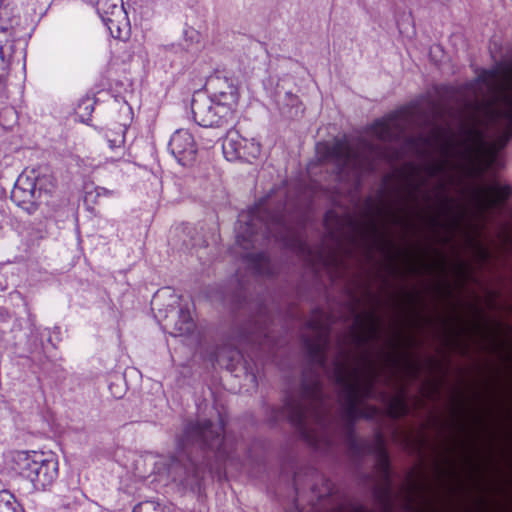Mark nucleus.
Listing matches in <instances>:
<instances>
[{"label":"nucleus","instance_id":"nucleus-14","mask_svg":"<svg viewBox=\"0 0 512 512\" xmlns=\"http://www.w3.org/2000/svg\"><path fill=\"white\" fill-rule=\"evenodd\" d=\"M172 155L182 166L191 165L196 159L197 145L193 135L185 129L174 132L168 144Z\"/></svg>","mask_w":512,"mask_h":512},{"label":"nucleus","instance_id":"nucleus-5","mask_svg":"<svg viewBox=\"0 0 512 512\" xmlns=\"http://www.w3.org/2000/svg\"><path fill=\"white\" fill-rule=\"evenodd\" d=\"M217 98H210L203 92H196L191 101L194 121L202 127L229 128L236 120L238 94L234 88L225 94L219 92Z\"/></svg>","mask_w":512,"mask_h":512},{"label":"nucleus","instance_id":"nucleus-2","mask_svg":"<svg viewBox=\"0 0 512 512\" xmlns=\"http://www.w3.org/2000/svg\"><path fill=\"white\" fill-rule=\"evenodd\" d=\"M178 457H171L167 473L171 480L185 489L194 490L200 485L205 470L213 471L215 463L230 457L232 447L224 436V424L220 420L189 421L177 437Z\"/></svg>","mask_w":512,"mask_h":512},{"label":"nucleus","instance_id":"nucleus-6","mask_svg":"<svg viewBox=\"0 0 512 512\" xmlns=\"http://www.w3.org/2000/svg\"><path fill=\"white\" fill-rule=\"evenodd\" d=\"M55 189L51 175L38 169L21 173L11 191V200L27 214H34L43 204H48Z\"/></svg>","mask_w":512,"mask_h":512},{"label":"nucleus","instance_id":"nucleus-31","mask_svg":"<svg viewBox=\"0 0 512 512\" xmlns=\"http://www.w3.org/2000/svg\"><path fill=\"white\" fill-rule=\"evenodd\" d=\"M3 5V0H0V7Z\"/></svg>","mask_w":512,"mask_h":512},{"label":"nucleus","instance_id":"nucleus-4","mask_svg":"<svg viewBox=\"0 0 512 512\" xmlns=\"http://www.w3.org/2000/svg\"><path fill=\"white\" fill-rule=\"evenodd\" d=\"M384 151L377 144L362 141L354 148L345 141L337 140L326 147V159L336 165L340 178L351 177L356 181L376 170V158L384 157Z\"/></svg>","mask_w":512,"mask_h":512},{"label":"nucleus","instance_id":"nucleus-25","mask_svg":"<svg viewBox=\"0 0 512 512\" xmlns=\"http://www.w3.org/2000/svg\"><path fill=\"white\" fill-rule=\"evenodd\" d=\"M78 108H79V115H80V117L83 118L84 116H90L92 111H93V103L89 99L83 100L79 104Z\"/></svg>","mask_w":512,"mask_h":512},{"label":"nucleus","instance_id":"nucleus-16","mask_svg":"<svg viewBox=\"0 0 512 512\" xmlns=\"http://www.w3.org/2000/svg\"><path fill=\"white\" fill-rule=\"evenodd\" d=\"M246 261L249 267L261 276H273L275 274V268L269 257L263 253H249L246 255Z\"/></svg>","mask_w":512,"mask_h":512},{"label":"nucleus","instance_id":"nucleus-10","mask_svg":"<svg viewBox=\"0 0 512 512\" xmlns=\"http://www.w3.org/2000/svg\"><path fill=\"white\" fill-rule=\"evenodd\" d=\"M227 131L222 143V150L228 161L253 163L261 154V144L255 138H245L238 131Z\"/></svg>","mask_w":512,"mask_h":512},{"label":"nucleus","instance_id":"nucleus-17","mask_svg":"<svg viewBox=\"0 0 512 512\" xmlns=\"http://www.w3.org/2000/svg\"><path fill=\"white\" fill-rule=\"evenodd\" d=\"M15 41L9 39L6 30H0V70L6 71L13 63L15 58Z\"/></svg>","mask_w":512,"mask_h":512},{"label":"nucleus","instance_id":"nucleus-23","mask_svg":"<svg viewBox=\"0 0 512 512\" xmlns=\"http://www.w3.org/2000/svg\"><path fill=\"white\" fill-rule=\"evenodd\" d=\"M132 512H169L162 503L154 500H147L138 503Z\"/></svg>","mask_w":512,"mask_h":512},{"label":"nucleus","instance_id":"nucleus-20","mask_svg":"<svg viewBox=\"0 0 512 512\" xmlns=\"http://www.w3.org/2000/svg\"><path fill=\"white\" fill-rule=\"evenodd\" d=\"M208 87L212 91L211 96H209L210 98H217L216 94L219 92L227 94L230 91V87L234 88L236 90V93L239 95L237 86L234 84L233 80H230L228 78H211L208 81Z\"/></svg>","mask_w":512,"mask_h":512},{"label":"nucleus","instance_id":"nucleus-24","mask_svg":"<svg viewBox=\"0 0 512 512\" xmlns=\"http://www.w3.org/2000/svg\"><path fill=\"white\" fill-rule=\"evenodd\" d=\"M378 337L379 333L373 326L366 329L363 333L356 335L357 341L361 344L367 343L368 341Z\"/></svg>","mask_w":512,"mask_h":512},{"label":"nucleus","instance_id":"nucleus-12","mask_svg":"<svg viewBox=\"0 0 512 512\" xmlns=\"http://www.w3.org/2000/svg\"><path fill=\"white\" fill-rule=\"evenodd\" d=\"M96 10L114 38L122 37V29L129 26L123 0H97Z\"/></svg>","mask_w":512,"mask_h":512},{"label":"nucleus","instance_id":"nucleus-28","mask_svg":"<svg viewBox=\"0 0 512 512\" xmlns=\"http://www.w3.org/2000/svg\"><path fill=\"white\" fill-rule=\"evenodd\" d=\"M476 158H477V160H478L479 162H484V163H483V166H484V167H482V168H481V171H484V170H485V168H488L489 166H491V164H492V162H493V160H494V158H495V157H491V156L489 157V156H486V157H484V158H479V157H476Z\"/></svg>","mask_w":512,"mask_h":512},{"label":"nucleus","instance_id":"nucleus-29","mask_svg":"<svg viewBox=\"0 0 512 512\" xmlns=\"http://www.w3.org/2000/svg\"><path fill=\"white\" fill-rule=\"evenodd\" d=\"M488 74H489V77H490L492 80H497V78H498V76H499L497 71H490V72H488Z\"/></svg>","mask_w":512,"mask_h":512},{"label":"nucleus","instance_id":"nucleus-21","mask_svg":"<svg viewBox=\"0 0 512 512\" xmlns=\"http://www.w3.org/2000/svg\"><path fill=\"white\" fill-rule=\"evenodd\" d=\"M18 503L8 490L0 491V512H18Z\"/></svg>","mask_w":512,"mask_h":512},{"label":"nucleus","instance_id":"nucleus-26","mask_svg":"<svg viewBox=\"0 0 512 512\" xmlns=\"http://www.w3.org/2000/svg\"><path fill=\"white\" fill-rule=\"evenodd\" d=\"M324 491L319 493V497L328 496L333 491V484L328 479H323Z\"/></svg>","mask_w":512,"mask_h":512},{"label":"nucleus","instance_id":"nucleus-13","mask_svg":"<svg viewBox=\"0 0 512 512\" xmlns=\"http://www.w3.org/2000/svg\"><path fill=\"white\" fill-rule=\"evenodd\" d=\"M408 122L406 115L394 113L376 120L369 131L373 137L382 142L398 141L404 136Z\"/></svg>","mask_w":512,"mask_h":512},{"label":"nucleus","instance_id":"nucleus-9","mask_svg":"<svg viewBox=\"0 0 512 512\" xmlns=\"http://www.w3.org/2000/svg\"><path fill=\"white\" fill-rule=\"evenodd\" d=\"M408 143L415 149L416 153L426 156L433 149H438L443 157L441 162L428 165V172L431 176L444 170L449 162V158L454 151V139L449 128L434 124L430 135H418L408 138Z\"/></svg>","mask_w":512,"mask_h":512},{"label":"nucleus","instance_id":"nucleus-19","mask_svg":"<svg viewBox=\"0 0 512 512\" xmlns=\"http://www.w3.org/2000/svg\"><path fill=\"white\" fill-rule=\"evenodd\" d=\"M127 131L126 125H117L115 129H107L105 131V138L109 147L114 149H122L125 142V133Z\"/></svg>","mask_w":512,"mask_h":512},{"label":"nucleus","instance_id":"nucleus-3","mask_svg":"<svg viewBox=\"0 0 512 512\" xmlns=\"http://www.w3.org/2000/svg\"><path fill=\"white\" fill-rule=\"evenodd\" d=\"M506 106L499 107L494 100L476 105L472 123L465 128L466 156L495 157L512 137V98L504 95Z\"/></svg>","mask_w":512,"mask_h":512},{"label":"nucleus","instance_id":"nucleus-8","mask_svg":"<svg viewBox=\"0 0 512 512\" xmlns=\"http://www.w3.org/2000/svg\"><path fill=\"white\" fill-rule=\"evenodd\" d=\"M282 220L280 211H270L267 200L260 199L246 215H241L236 236L238 244L244 249L254 247L258 234L268 238L272 232L271 227L280 225Z\"/></svg>","mask_w":512,"mask_h":512},{"label":"nucleus","instance_id":"nucleus-15","mask_svg":"<svg viewBox=\"0 0 512 512\" xmlns=\"http://www.w3.org/2000/svg\"><path fill=\"white\" fill-rule=\"evenodd\" d=\"M378 443V455H377V466L380 470L384 478V487H383V495L382 502L385 510L389 512L391 510V497H392V488L390 483V462L387 451L384 447L382 437L380 435L377 436Z\"/></svg>","mask_w":512,"mask_h":512},{"label":"nucleus","instance_id":"nucleus-11","mask_svg":"<svg viewBox=\"0 0 512 512\" xmlns=\"http://www.w3.org/2000/svg\"><path fill=\"white\" fill-rule=\"evenodd\" d=\"M512 195V187L494 179L486 185L479 186L473 191V202L479 212L501 210Z\"/></svg>","mask_w":512,"mask_h":512},{"label":"nucleus","instance_id":"nucleus-27","mask_svg":"<svg viewBox=\"0 0 512 512\" xmlns=\"http://www.w3.org/2000/svg\"><path fill=\"white\" fill-rule=\"evenodd\" d=\"M476 158H477V160H478L479 162H484V163H483V166H484V167H482V168H481V171H484V170H485V168H488L489 166H491V164H492V162H493V160H494V158H495V157H491V156L489 157V156H486V157H484V158H479V157H476Z\"/></svg>","mask_w":512,"mask_h":512},{"label":"nucleus","instance_id":"nucleus-18","mask_svg":"<svg viewBox=\"0 0 512 512\" xmlns=\"http://www.w3.org/2000/svg\"><path fill=\"white\" fill-rule=\"evenodd\" d=\"M195 324L188 308L181 307L178 311V319L174 324V336L188 335L194 330Z\"/></svg>","mask_w":512,"mask_h":512},{"label":"nucleus","instance_id":"nucleus-30","mask_svg":"<svg viewBox=\"0 0 512 512\" xmlns=\"http://www.w3.org/2000/svg\"><path fill=\"white\" fill-rule=\"evenodd\" d=\"M294 485L297 487L298 485V476L296 475L294 478Z\"/></svg>","mask_w":512,"mask_h":512},{"label":"nucleus","instance_id":"nucleus-22","mask_svg":"<svg viewBox=\"0 0 512 512\" xmlns=\"http://www.w3.org/2000/svg\"><path fill=\"white\" fill-rule=\"evenodd\" d=\"M389 413L393 418H400L408 413V406L403 397L397 396L391 400Z\"/></svg>","mask_w":512,"mask_h":512},{"label":"nucleus","instance_id":"nucleus-1","mask_svg":"<svg viewBox=\"0 0 512 512\" xmlns=\"http://www.w3.org/2000/svg\"><path fill=\"white\" fill-rule=\"evenodd\" d=\"M309 327L317 336L315 341L304 340L311 367L303 373L299 391L289 393L282 407L271 410V421H289L303 439L316 445L319 440L317 428L326 426L329 414L320 376V372H323L338 389L346 437L350 445L357 448L359 443L354 434V422L365 416L363 402L377 396L375 384L379 379L380 371L366 353L358 357L357 365H351L345 350H341L339 356L329 365L326 356L329 340L324 325L311 320Z\"/></svg>","mask_w":512,"mask_h":512},{"label":"nucleus","instance_id":"nucleus-7","mask_svg":"<svg viewBox=\"0 0 512 512\" xmlns=\"http://www.w3.org/2000/svg\"><path fill=\"white\" fill-rule=\"evenodd\" d=\"M11 463L12 469L28 479L36 490H45L58 476V461L43 452L14 451Z\"/></svg>","mask_w":512,"mask_h":512}]
</instances>
